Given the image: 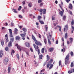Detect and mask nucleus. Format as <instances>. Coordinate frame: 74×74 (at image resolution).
Listing matches in <instances>:
<instances>
[{"instance_id":"e433bc0d","label":"nucleus","mask_w":74,"mask_h":74,"mask_svg":"<svg viewBox=\"0 0 74 74\" xmlns=\"http://www.w3.org/2000/svg\"><path fill=\"white\" fill-rule=\"evenodd\" d=\"M9 49L8 48V47H6L5 48V50L6 51H7Z\"/></svg>"},{"instance_id":"9b49d317","label":"nucleus","mask_w":74,"mask_h":74,"mask_svg":"<svg viewBox=\"0 0 74 74\" xmlns=\"http://www.w3.org/2000/svg\"><path fill=\"white\" fill-rule=\"evenodd\" d=\"M25 45L26 47H30V44L28 42H26L25 43Z\"/></svg>"},{"instance_id":"393cba45","label":"nucleus","mask_w":74,"mask_h":74,"mask_svg":"<svg viewBox=\"0 0 74 74\" xmlns=\"http://www.w3.org/2000/svg\"><path fill=\"white\" fill-rule=\"evenodd\" d=\"M71 28L72 29V30L71 33H73V31H74V27H73V26L72 25H71Z\"/></svg>"},{"instance_id":"5fc2aeb1","label":"nucleus","mask_w":74,"mask_h":74,"mask_svg":"<svg viewBox=\"0 0 74 74\" xmlns=\"http://www.w3.org/2000/svg\"><path fill=\"white\" fill-rule=\"evenodd\" d=\"M43 11V10L42 9H40V10H39L40 12H42V11Z\"/></svg>"},{"instance_id":"ea45409f","label":"nucleus","mask_w":74,"mask_h":74,"mask_svg":"<svg viewBox=\"0 0 74 74\" xmlns=\"http://www.w3.org/2000/svg\"><path fill=\"white\" fill-rule=\"evenodd\" d=\"M18 60H19V55L18 54H16Z\"/></svg>"},{"instance_id":"a18cd8bd","label":"nucleus","mask_w":74,"mask_h":74,"mask_svg":"<svg viewBox=\"0 0 74 74\" xmlns=\"http://www.w3.org/2000/svg\"><path fill=\"white\" fill-rule=\"evenodd\" d=\"M52 21H55V17H53V16H52Z\"/></svg>"},{"instance_id":"79ce46f5","label":"nucleus","mask_w":74,"mask_h":74,"mask_svg":"<svg viewBox=\"0 0 74 74\" xmlns=\"http://www.w3.org/2000/svg\"><path fill=\"white\" fill-rule=\"evenodd\" d=\"M53 67V65L52 64H51V65L50 67H49V69H51Z\"/></svg>"},{"instance_id":"09e8293b","label":"nucleus","mask_w":74,"mask_h":74,"mask_svg":"<svg viewBox=\"0 0 74 74\" xmlns=\"http://www.w3.org/2000/svg\"><path fill=\"white\" fill-rule=\"evenodd\" d=\"M43 4H44V3H41L40 4V7H42V5H43Z\"/></svg>"},{"instance_id":"473e14b6","label":"nucleus","mask_w":74,"mask_h":74,"mask_svg":"<svg viewBox=\"0 0 74 74\" xmlns=\"http://www.w3.org/2000/svg\"><path fill=\"white\" fill-rule=\"evenodd\" d=\"M22 30L23 31H24V32H26L27 31V30L25 28H23V29Z\"/></svg>"},{"instance_id":"dca6fc26","label":"nucleus","mask_w":74,"mask_h":74,"mask_svg":"<svg viewBox=\"0 0 74 74\" xmlns=\"http://www.w3.org/2000/svg\"><path fill=\"white\" fill-rule=\"evenodd\" d=\"M32 38L33 40H34V41H37V40H36V38H35L34 36L33 35H32Z\"/></svg>"},{"instance_id":"f3484780","label":"nucleus","mask_w":74,"mask_h":74,"mask_svg":"<svg viewBox=\"0 0 74 74\" xmlns=\"http://www.w3.org/2000/svg\"><path fill=\"white\" fill-rule=\"evenodd\" d=\"M8 35L7 34H6L5 35V39H6V42H7L8 41V37H7Z\"/></svg>"},{"instance_id":"9d476101","label":"nucleus","mask_w":74,"mask_h":74,"mask_svg":"<svg viewBox=\"0 0 74 74\" xmlns=\"http://www.w3.org/2000/svg\"><path fill=\"white\" fill-rule=\"evenodd\" d=\"M35 43L37 45H41V43L39 42L37 40L36 41H35Z\"/></svg>"},{"instance_id":"de8ad7c7","label":"nucleus","mask_w":74,"mask_h":74,"mask_svg":"<svg viewBox=\"0 0 74 74\" xmlns=\"http://www.w3.org/2000/svg\"><path fill=\"white\" fill-rule=\"evenodd\" d=\"M71 56H73V51H71Z\"/></svg>"},{"instance_id":"bf43d9fd","label":"nucleus","mask_w":74,"mask_h":74,"mask_svg":"<svg viewBox=\"0 0 74 74\" xmlns=\"http://www.w3.org/2000/svg\"><path fill=\"white\" fill-rule=\"evenodd\" d=\"M13 25H14V23L12 22L11 24V26H13Z\"/></svg>"},{"instance_id":"20e7f679","label":"nucleus","mask_w":74,"mask_h":74,"mask_svg":"<svg viewBox=\"0 0 74 74\" xmlns=\"http://www.w3.org/2000/svg\"><path fill=\"white\" fill-rule=\"evenodd\" d=\"M59 7L61 9L62 11H60L59 12V14L61 16H63V13L64 12V10L62 8V7L61 6V5L60 4H59Z\"/></svg>"},{"instance_id":"423d86ee","label":"nucleus","mask_w":74,"mask_h":74,"mask_svg":"<svg viewBox=\"0 0 74 74\" xmlns=\"http://www.w3.org/2000/svg\"><path fill=\"white\" fill-rule=\"evenodd\" d=\"M52 36H47V39L48 40V42L49 43V45H51V37H52Z\"/></svg>"},{"instance_id":"0e129e2a","label":"nucleus","mask_w":74,"mask_h":74,"mask_svg":"<svg viewBox=\"0 0 74 74\" xmlns=\"http://www.w3.org/2000/svg\"><path fill=\"white\" fill-rule=\"evenodd\" d=\"M58 42H59V41H58V40H56V44H58Z\"/></svg>"},{"instance_id":"6e6552de","label":"nucleus","mask_w":74,"mask_h":74,"mask_svg":"<svg viewBox=\"0 0 74 74\" xmlns=\"http://www.w3.org/2000/svg\"><path fill=\"white\" fill-rule=\"evenodd\" d=\"M9 60L8 59V58H5L4 60V63L5 65H6L7 64V63L8 62Z\"/></svg>"},{"instance_id":"72a5a7b5","label":"nucleus","mask_w":74,"mask_h":74,"mask_svg":"<svg viewBox=\"0 0 74 74\" xmlns=\"http://www.w3.org/2000/svg\"><path fill=\"white\" fill-rule=\"evenodd\" d=\"M41 52L42 53H44V48H42L41 50Z\"/></svg>"},{"instance_id":"13d9d810","label":"nucleus","mask_w":74,"mask_h":74,"mask_svg":"<svg viewBox=\"0 0 74 74\" xmlns=\"http://www.w3.org/2000/svg\"><path fill=\"white\" fill-rule=\"evenodd\" d=\"M38 34L39 35L38 36L39 38H41V35L40 34Z\"/></svg>"},{"instance_id":"680f3d73","label":"nucleus","mask_w":74,"mask_h":74,"mask_svg":"<svg viewBox=\"0 0 74 74\" xmlns=\"http://www.w3.org/2000/svg\"><path fill=\"white\" fill-rule=\"evenodd\" d=\"M69 13H70V14H71V15H72V14H73V13H72V12H71V11H70L69 12Z\"/></svg>"},{"instance_id":"f704fd0d","label":"nucleus","mask_w":74,"mask_h":74,"mask_svg":"<svg viewBox=\"0 0 74 74\" xmlns=\"http://www.w3.org/2000/svg\"><path fill=\"white\" fill-rule=\"evenodd\" d=\"M41 18H42L41 16H38V20H40V19H41Z\"/></svg>"},{"instance_id":"0eeeda50","label":"nucleus","mask_w":74,"mask_h":74,"mask_svg":"<svg viewBox=\"0 0 74 74\" xmlns=\"http://www.w3.org/2000/svg\"><path fill=\"white\" fill-rule=\"evenodd\" d=\"M24 34H20L21 36L22 37V39L23 40H25V35L26 34V33L24 32Z\"/></svg>"},{"instance_id":"2f4dec72","label":"nucleus","mask_w":74,"mask_h":74,"mask_svg":"<svg viewBox=\"0 0 74 74\" xmlns=\"http://www.w3.org/2000/svg\"><path fill=\"white\" fill-rule=\"evenodd\" d=\"M64 38H67V33L66 32Z\"/></svg>"},{"instance_id":"39448f33","label":"nucleus","mask_w":74,"mask_h":74,"mask_svg":"<svg viewBox=\"0 0 74 74\" xmlns=\"http://www.w3.org/2000/svg\"><path fill=\"white\" fill-rule=\"evenodd\" d=\"M53 62V60L52 59H51L50 60V61H49L48 62H47V69H48V68H49V66H50V65H51V64Z\"/></svg>"},{"instance_id":"4d7b16f0","label":"nucleus","mask_w":74,"mask_h":74,"mask_svg":"<svg viewBox=\"0 0 74 74\" xmlns=\"http://www.w3.org/2000/svg\"><path fill=\"white\" fill-rule=\"evenodd\" d=\"M46 64H47V62H45L44 64H43V66H45V65Z\"/></svg>"},{"instance_id":"6ab92c4d","label":"nucleus","mask_w":74,"mask_h":74,"mask_svg":"<svg viewBox=\"0 0 74 74\" xmlns=\"http://www.w3.org/2000/svg\"><path fill=\"white\" fill-rule=\"evenodd\" d=\"M1 54L2 55H3V51H0V57H1V58H2V56L1 55Z\"/></svg>"},{"instance_id":"37998d69","label":"nucleus","mask_w":74,"mask_h":74,"mask_svg":"<svg viewBox=\"0 0 74 74\" xmlns=\"http://www.w3.org/2000/svg\"><path fill=\"white\" fill-rule=\"evenodd\" d=\"M44 42L45 43V44H47V40L45 38L44 39Z\"/></svg>"},{"instance_id":"bb28decb","label":"nucleus","mask_w":74,"mask_h":74,"mask_svg":"<svg viewBox=\"0 0 74 74\" xmlns=\"http://www.w3.org/2000/svg\"><path fill=\"white\" fill-rule=\"evenodd\" d=\"M71 25H74V20H72L71 23Z\"/></svg>"},{"instance_id":"4468645a","label":"nucleus","mask_w":74,"mask_h":74,"mask_svg":"<svg viewBox=\"0 0 74 74\" xmlns=\"http://www.w3.org/2000/svg\"><path fill=\"white\" fill-rule=\"evenodd\" d=\"M69 8L71 10L73 8V5L71 3H69Z\"/></svg>"},{"instance_id":"2eb2a0df","label":"nucleus","mask_w":74,"mask_h":74,"mask_svg":"<svg viewBox=\"0 0 74 74\" xmlns=\"http://www.w3.org/2000/svg\"><path fill=\"white\" fill-rule=\"evenodd\" d=\"M16 40H19L21 39V37H19V36H16L15 38Z\"/></svg>"},{"instance_id":"a211bd4d","label":"nucleus","mask_w":74,"mask_h":74,"mask_svg":"<svg viewBox=\"0 0 74 74\" xmlns=\"http://www.w3.org/2000/svg\"><path fill=\"white\" fill-rule=\"evenodd\" d=\"M18 31V29L15 28V30H14V34H17V32Z\"/></svg>"},{"instance_id":"4c0bfd02","label":"nucleus","mask_w":74,"mask_h":74,"mask_svg":"<svg viewBox=\"0 0 74 74\" xmlns=\"http://www.w3.org/2000/svg\"><path fill=\"white\" fill-rule=\"evenodd\" d=\"M39 22L41 24H44V23L43 22V21L40 20L39 21Z\"/></svg>"},{"instance_id":"f8f14e48","label":"nucleus","mask_w":74,"mask_h":74,"mask_svg":"<svg viewBox=\"0 0 74 74\" xmlns=\"http://www.w3.org/2000/svg\"><path fill=\"white\" fill-rule=\"evenodd\" d=\"M8 46L9 47H12V42H11V41H10L9 42Z\"/></svg>"},{"instance_id":"603ef678","label":"nucleus","mask_w":74,"mask_h":74,"mask_svg":"<svg viewBox=\"0 0 74 74\" xmlns=\"http://www.w3.org/2000/svg\"><path fill=\"white\" fill-rule=\"evenodd\" d=\"M48 34L49 35V36H52V34H51V33H50V32H49Z\"/></svg>"},{"instance_id":"ddd939ff","label":"nucleus","mask_w":74,"mask_h":74,"mask_svg":"<svg viewBox=\"0 0 74 74\" xmlns=\"http://www.w3.org/2000/svg\"><path fill=\"white\" fill-rule=\"evenodd\" d=\"M73 69H70V70H69L68 71V73L69 74H71V73H73Z\"/></svg>"},{"instance_id":"69168bd1","label":"nucleus","mask_w":74,"mask_h":74,"mask_svg":"<svg viewBox=\"0 0 74 74\" xmlns=\"http://www.w3.org/2000/svg\"><path fill=\"white\" fill-rule=\"evenodd\" d=\"M45 71V69H44L42 70L40 72H42V71Z\"/></svg>"},{"instance_id":"864d4df0","label":"nucleus","mask_w":74,"mask_h":74,"mask_svg":"<svg viewBox=\"0 0 74 74\" xmlns=\"http://www.w3.org/2000/svg\"><path fill=\"white\" fill-rule=\"evenodd\" d=\"M67 30H68V25H66L65 26Z\"/></svg>"},{"instance_id":"412c9836","label":"nucleus","mask_w":74,"mask_h":74,"mask_svg":"<svg viewBox=\"0 0 74 74\" xmlns=\"http://www.w3.org/2000/svg\"><path fill=\"white\" fill-rule=\"evenodd\" d=\"M47 61H48L50 59V57L48 55H47Z\"/></svg>"},{"instance_id":"f03ea898","label":"nucleus","mask_w":74,"mask_h":74,"mask_svg":"<svg viewBox=\"0 0 74 74\" xmlns=\"http://www.w3.org/2000/svg\"><path fill=\"white\" fill-rule=\"evenodd\" d=\"M69 56H70V53H69L68 55L66 56L65 58V64L66 65L67 64H69L70 63H69Z\"/></svg>"},{"instance_id":"5701e85b","label":"nucleus","mask_w":74,"mask_h":74,"mask_svg":"<svg viewBox=\"0 0 74 74\" xmlns=\"http://www.w3.org/2000/svg\"><path fill=\"white\" fill-rule=\"evenodd\" d=\"M28 6L29 7H32V3L30 2L28 4Z\"/></svg>"},{"instance_id":"cd10ccee","label":"nucleus","mask_w":74,"mask_h":74,"mask_svg":"<svg viewBox=\"0 0 74 74\" xmlns=\"http://www.w3.org/2000/svg\"><path fill=\"white\" fill-rule=\"evenodd\" d=\"M8 73H10L11 71V67H8Z\"/></svg>"},{"instance_id":"49530a36","label":"nucleus","mask_w":74,"mask_h":74,"mask_svg":"<svg viewBox=\"0 0 74 74\" xmlns=\"http://www.w3.org/2000/svg\"><path fill=\"white\" fill-rule=\"evenodd\" d=\"M61 63H62V62L61 61H60L59 62V66H60V65H61Z\"/></svg>"},{"instance_id":"f257e3e1","label":"nucleus","mask_w":74,"mask_h":74,"mask_svg":"<svg viewBox=\"0 0 74 74\" xmlns=\"http://www.w3.org/2000/svg\"><path fill=\"white\" fill-rule=\"evenodd\" d=\"M33 45L34 46V48H35V49H37L38 50V55H39V59H42V55L41 54V55H40V49H38V46H37L35 44H33Z\"/></svg>"},{"instance_id":"7ed1b4c3","label":"nucleus","mask_w":74,"mask_h":74,"mask_svg":"<svg viewBox=\"0 0 74 74\" xmlns=\"http://www.w3.org/2000/svg\"><path fill=\"white\" fill-rule=\"evenodd\" d=\"M9 34H10L9 35V36L11 38H10V40L12 41V42H13L14 40V36L12 35V29H9Z\"/></svg>"},{"instance_id":"8fccbe9b","label":"nucleus","mask_w":74,"mask_h":74,"mask_svg":"<svg viewBox=\"0 0 74 74\" xmlns=\"http://www.w3.org/2000/svg\"><path fill=\"white\" fill-rule=\"evenodd\" d=\"M30 50L31 52H33V49L32 48V47H31L30 48Z\"/></svg>"},{"instance_id":"58836bf2","label":"nucleus","mask_w":74,"mask_h":74,"mask_svg":"<svg viewBox=\"0 0 74 74\" xmlns=\"http://www.w3.org/2000/svg\"><path fill=\"white\" fill-rule=\"evenodd\" d=\"M66 17L65 16H64L63 17V19L64 21H65L66 20Z\"/></svg>"},{"instance_id":"338daca9","label":"nucleus","mask_w":74,"mask_h":74,"mask_svg":"<svg viewBox=\"0 0 74 74\" xmlns=\"http://www.w3.org/2000/svg\"><path fill=\"white\" fill-rule=\"evenodd\" d=\"M67 44H68V45H69V44H70V42H69V41H67Z\"/></svg>"},{"instance_id":"e2e57ef3","label":"nucleus","mask_w":74,"mask_h":74,"mask_svg":"<svg viewBox=\"0 0 74 74\" xmlns=\"http://www.w3.org/2000/svg\"><path fill=\"white\" fill-rule=\"evenodd\" d=\"M22 3L23 5H25V1H23L22 2Z\"/></svg>"},{"instance_id":"052dcab7","label":"nucleus","mask_w":74,"mask_h":74,"mask_svg":"<svg viewBox=\"0 0 74 74\" xmlns=\"http://www.w3.org/2000/svg\"><path fill=\"white\" fill-rule=\"evenodd\" d=\"M19 18H22V16H21V15H19Z\"/></svg>"},{"instance_id":"7c9ffc66","label":"nucleus","mask_w":74,"mask_h":74,"mask_svg":"<svg viewBox=\"0 0 74 74\" xmlns=\"http://www.w3.org/2000/svg\"><path fill=\"white\" fill-rule=\"evenodd\" d=\"M12 53H13V54L15 53V51L14 50H12V51L11 54V55H12Z\"/></svg>"},{"instance_id":"c756f323","label":"nucleus","mask_w":74,"mask_h":74,"mask_svg":"<svg viewBox=\"0 0 74 74\" xmlns=\"http://www.w3.org/2000/svg\"><path fill=\"white\" fill-rule=\"evenodd\" d=\"M45 28L46 29V31H48V26H47V25H45Z\"/></svg>"},{"instance_id":"c85d7f7f","label":"nucleus","mask_w":74,"mask_h":74,"mask_svg":"<svg viewBox=\"0 0 74 74\" xmlns=\"http://www.w3.org/2000/svg\"><path fill=\"white\" fill-rule=\"evenodd\" d=\"M74 66V64H73V62H72L71 64V67H73Z\"/></svg>"},{"instance_id":"b1692460","label":"nucleus","mask_w":74,"mask_h":74,"mask_svg":"<svg viewBox=\"0 0 74 74\" xmlns=\"http://www.w3.org/2000/svg\"><path fill=\"white\" fill-rule=\"evenodd\" d=\"M57 26L58 27H59V31L60 32L62 30V27H61L59 25H57Z\"/></svg>"},{"instance_id":"6e6d98bb","label":"nucleus","mask_w":74,"mask_h":74,"mask_svg":"<svg viewBox=\"0 0 74 74\" xmlns=\"http://www.w3.org/2000/svg\"><path fill=\"white\" fill-rule=\"evenodd\" d=\"M66 1L67 3H69V2L71 0H65Z\"/></svg>"},{"instance_id":"a878e982","label":"nucleus","mask_w":74,"mask_h":74,"mask_svg":"<svg viewBox=\"0 0 74 74\" xmlns=\"http://www.w3.org/2000/svg\"><path fill=\"white\" fill-rule=\"evenodd\" d=\"M46 13V9H43V14H45Z\"/></svg>"},{"instance_id":"a19ab883","label":"nucleus","mask_w":74,"mask_h":74,"mask_svg":"<svg viewBox=\"0 0 74 74\" xmlns=\"http://www.w3.org/2000/svg\"><path fill=\"white\" fill-rule=\"evenodd\" d=\"M13 11L14 12H15L16 13H17L18 12L16 11V9H15L14 8L13 9Z\"/></svg>"},{"instance_id":"3c124183","label":"nucleus","mask_w":74,"mask_h":74,"mask_svg":"<svg viewBox=\"0 0 74 74\" xmlns=\"http://www.w3.org/2000/svg\"><path fill=\"white\" fill-rule=\"evenodd\" d=\"M38 3H40L42 2V0H38Z\"/></svg>"},{"instance_id":"1a4fd4ad","label":"nucleus","mask_w":74,"mask_h":74,"mask_svg":"<svg viewBox=\"0 0 74 74\" xmlns=\"http://www.w3.org/2000/svg\"><path fill=\"white\" fill-rule=\"evenodd\" d=\"M15 46L17 47V48L18 49H19L20 51H21L22 50V49L21 48V47L20 46H19L18 45V44H16L15 45Z\"/></svg>"},{"instance_id":"774afa93","label":"nucleus","mask_w":74,"mask_h":74,"mask_svg":"<svg viewBox=\"0 0 74 74\" xmlns=\"http://www.w3.org/2000/svg\"><path fill=\"white\" fill-rule=\"evenodd\" d=\"M63 52H65V48H64V47H63Z\"/></svg>"},{"instance_id":"4be33fe9","label":"nucleus","mask_w":74,"mask_h":74,"mask_svg":"<svg viewBox=\"0 0 74 74\" xmlns=\"http://www.w3.org/2000/svg\"><path fill=\"white\" fill-rule=\"evenodd\" d=\"M53 48H51L49 49V51L50 52H52L53 51Z\"/></svg>"},{"instance_id":"c9c22d12","label":"nucleus","mask_w":74,"mask_h":74,"mask_svg":"<svg viewBox=\"0 0 74 74\" xmlns=\"http://www.w3.org/2000/svg\"><path fill=\"white\" fill-rule=\"evenodd\" d=\"M1 44L2 46L4 45V40H2L1 41Z\"/></svg>"},{"instance_id":"c03bdc74","label":"nucleus","mask_w":74,"mask_h":74,"mask_svg":"<svg viewBox=\"0 0 74 74\" xmlns=\"http://www.w3.org/2000/svg\"><path fill=\"white\" fill-rule=\"evenodd\" d=\"M27 48H24L23 49V51L25 52H26V50H27Z\"/></svg>"},{"instance_id":"aec40b11","label":"nucleus","mask_w":74,"mask_h":74,"mask_svg":"<svg viewBox=\"0 0 74 74\" xmlns=\"http://www.w3.org/2000/svg\"><path fill=\"white\" fill-rule=\"evenodd\" d=\"M69 40L70 41L71 44H72V42L73 41V39L72 38H69Z\"/></svg>"}]
</instances>
